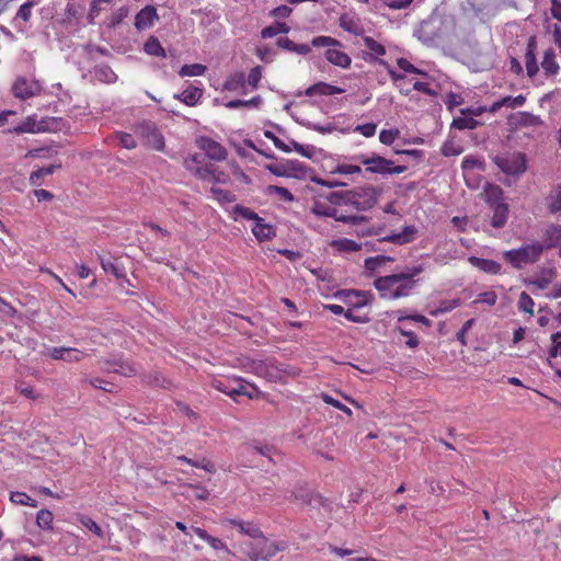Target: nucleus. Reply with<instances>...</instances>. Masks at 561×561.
I'll list each match as a JSON object with an SVG mask.
<instances>
[{
	"label": "nucleus",
	"instance_id": "22",
	"mask_svg": "<svg viewBox=\"0 0 561 561\" xmlns=\"http://www.w3.org/2000/svg\"><path fill=\"white\" fill-rule=\"evenodd\" d=\"M203 95V90L197 87H190L180 94H174V99L180 100L188 106L197 104L198 100Z\"/></svg>",
	"mask_w": 561,
	"mask_h": 561
},
{
	"label": "nucleus",
	"instance_id": "49",
	"mask_svg": "<svg viewBox=\"0 0 561 561\" xmlns=\"http://www.w3.org/2000/svg\"><path fill=\"white\" fill-rule=\"evenodd\" d=\"M460 302L461 301H460L459 298H456V299H453V300H444V301L440 302V305H439V307L437 309L431 311V314L436 317L439 313H445V312L451 311L456 307L460 306Z\"/></svg>",
	"mask_w": 561,
	"mask_h": 561
},
{
	"label": "nucleus",
	"instance_id": "2",
	"mask_svg": "<svg viewBox=\"0 0 561 561\" xmlns=\"http://www.w3.org/2000/svg\"><path fill=\"white\" fill-rule=\"evenodd\" d=\"M495 165L505 174L519 176L527 170L526 154L523 152H513L506 156H495L492 158Z\"/></svg>",
	"mask_w": 561,
	"mask_h": 561
},
{
	"label": "nucleus",
	"instance_id": "17",
	"mask_svg": "<svg viewBox=\"0 0 561 561\" xmlns=\"http://www.w3.org/2000/svg\"><path fill=\"white\" fill-rule=\"evenodd\" d=\"M490 208L493 210V217L491 219L492 227L496 229L503 228L507 221L508 205L506 203H502L490 206Z\"/></svg>",
	"mask_w": 561,
	"mask_h": 561
},
{
	"label": "nucleus",
	"instance_id": "42",
	"mask_svg": "<svg viewBox=\"0 0 561 561\" xmlns=\"http://www.w3.org/2000/svg\"><path fill=\"white\" fill-rule=\"evenodd\" d=\"M145 381L151 387L168 388L171 382L168 381L160 373L154 371L145 376Z\"/></svg>",
	"mask_w": 561,
	"mask_h": 561
},
{
	"label": "nucleus",
	"instance_id": "45",
	"mask_svg": "<svg viewBox=\"0 0 561 561\" xmlns=\"http://www.w3.org/2000/svg\"><path fill=\"white\" fill-rule=\"evenodd\" d=\"M10 500L13 503L20 504V505H28V506H32V507H36L37 506V501L33 500L32 497H30L24 492H18V491L16 492H11Z\"/></svg>",
	"mask_w": 561,
	"mask_h": 561
},
{
	"label": "nucleus",
	"instance_id": "61",
	"mask_svg": "<svg viewBox=\"0 0 561 561\" xmlns=\"http://www.w3.org/2000/svg\"><path fill=\"white\" fill-rule=\"evenodd\" d=\"M397 65L400 69H402L405 72L410 73H416L426 76V72L422 71L421 69L416 68L414 65H412L408 59L401 57L397 60Z\"/></svg>",
	"mask_w": 561,
	"mask_h": 561
},
{
	"label": "nucleus",
	"instance_id": "24",
	"mask_svg": "<svg viewBox=\"0 0 561 561\" xmlns=\"http://www.w3.org/2000/svg\"><path fill=\"white\" fill-rule=\"evenodd\" d=\"M503 194H504V192L501 186L488 183L484 188L485 203L489 206L502 204L503 203V201H502Z\"/></svg>",
	"mask_w": 561,
	"mask_h": 561
},
{
	"label": "nucleus",
	"instance_id": "63",
	"mask_svg": "<svg viewBox=\"0 0 561 561\" xmlns=\"http://www.w3.org/2000/svg\"><path fill=\"white\" fill-rule=\"evenodd\" d=\"M35 1L33 0H28L26 1L25 3H23L18 13H16V19H21L23 20L24 22H27L31 18V11H32V8L35 5Z\"/></svg>",
	"mask_w": 561,
	"mask_h": 561
},
{
	"label": "nucleus",
	"instance_id": "36",
	"mask_svg": "<svg viewBox=\"0 0 561 561\" xmlns=\"http://www.w3.org/2000/svg\"><path fill=\"white\" fill-rule=\"evenodd\" d=\"M54 515L49 510L43 508L36 514V524L44 530L53 529Z\"/></svg>",
	"mask_w": 561,
	"mask_h": 561
},
{
	"label": "nucleus",
	"instance_id": "62",
	"mask_svg": "<svg viewBox=\"0 0 561 561\" xmlns=\"http://www.w3.org/2000/svg\"><path fill=\"white\" fill-rule=\"evenodd\" d=\"M365 46L371 50L373 53L383 56L386 54V48L383 45L376 42L373 37L366 36L364 37Z\"/></svg>",
	"mask_w": 561,
	"mask_h": 561
},
{
	"label": "nucleus",
	"instance_id": "56",
	"mask_svg": "<svg viewBox=\"0 0 561 561\" xmlns=\"http://www.w3.org/2000/svg\"><path fill=\"white\" fill-rule=\"evenodd\" d=\"M440 152L445 157L458 156L462 152V148L456 146L453 140H446L440 149Z\"/></svg>",
	"mask_w": 561,
	"mask_h": 561
},
{
	"label": "nucleus",
	"instance_id": "34",
	"mask_svg": "<svg viewBox=\"0 0 561 561\" xmlns=\"http://www.w3.org/2000/svg\"><path fill=\"white\" fill-rule=\"evenodd\" d=\"M516 124L523 127H529V126H540L543 124L542 119L528 112H519L517 114V121Z\"/></svg>",
	"mask_w": 561,
	"mask_h": 561
},
{
	"label": "nucleus",
	"instance_id": "21",
	"mask_svg": "<svg viewBox=\"0 0 561 561\" xmlns=\"http://www.w3.org/2000/svg\"><path fill=\"white\" fill-rule=\"evenodd\" d=\"M229 524L238 527L240 531L251 538H263L262 530L252 522H242L239 519H229Z\"/></svg>",
	"mask_w": 561,
	"mask_h": 561
},
{
	"label": "nucleus",
	"instance_id": "4",
	"mask_svg": "<svg viewBox=\"0 0 561 561\" xmlns=\"http://www.w3.org/2000/svg\"><path fill=\"white\" fill-rule=\"evenodd\" d=\"M136 133L146 139L147 146L159 151L164 148V138L153 122L144 121L137 124Z\"/></svg>",
	"mask_w": 561,
	"mask_h": 561
},
{
	"label": "nucleus",
	"instance_id": "46",
	"mask_svg": "<svg viewBox=\"0 0 561 561\" xmlns=\"http://www.w3.org/2000/svg\"><path fill=\"white\" fill-rule=\"evenodd\" d=\"M534 305H535V302H534L533 298L526 291H523L519 295L518 308L522 311L533 316L534 314Z\"/></svg>",
	"mask_w": 561,
	"mask_h": 561
},
{
	"label": "nucleus",
	"instance_id": "31",
	"mask_svg": "<svg viewBox=\"0 0 561 561\" xmlns=\"http://www.w3.org/2000/svg\"><path fill=\"white\" fill-rule=\"evenodd\" d=\"M311 213L318 217H331L336 221H339V217H341L342 215L339 214V210L336 208L327 207L319 202L314 203V205L311 208Z\"/></svg>",
	"mask_w": 561,
	"mask_h": 561
},
{
	"label": "nucleus",
	"instance_id": "43",
	"mask_svg": "<svg viewBox=\"0 0 561 561\" xmlns=\"http://www.w3.org/2000/svg\"><path fill=\"white\" fill-rule=\"evenodd\" d=\"M233 213L248 220H254L255 222L263 221V218H261L254 210L239 204L233 207Z\"/></svg>",
	"mask_w": 561,
	"mask_h": 561
},
{
	"label": "nucleus",
	"instance_id": "16",
	"mask_svg": "<svg viewBox=\"0 0 561 561\" xmlns=\"http://www.w3.org/2000/svg\"><path fill=\"white\" fill-rule=\"evenodd\" d=\"M252 232L260 242L271 240L276 236L275 227L270 224H265L264 220L256 221L252 228Z\"/></svg>",
	"mask_w": 561,
	"mask_h": 561
},
{
	"label": "nucleus",
	"instance_id": "64",
	"mask_svg": "<svg viewBox=\"0 0 561 561\" xmlns=\"http://www.w3.org/2000/svg\"><path fill=\"white\" fill-rule=\"evenodd\" d=\"M445 104L447 106V110L448 111H453L456 106L460 105L463 103V98L459 94H456L454 92H449L447 95H446V99H445Z\"/></svg>",
	"mask_w": 561,
	"mask_h": 561
},
{
	"label": "nucleus",
	"instance_id": "10",
	"mask_svg": "<svg viewBox=\"0 0 561 561\" xmlns=\"http://www.w3.org/2000/svg\"><path fill=\"white\" fill-rule=\"evenodd\" d=\"M402 278L403 277L398 274L380 276L374 280V286L380 293L382 298H389V293L394 285L402 280Z\"/></svg>",
	"mask_w": 561,
	"mask_h": 561
},
{
	"label": "nucleus",
	"instance_id": "40",
	"mask_svg": "<svg viewBox=\"0 0 561 561\" xmlns=\"http://www.w3.org/2000/svg\"><path fill=\"white\" fill-rule=\"evenodd\" d=\"M262 103V98L256 95L251 100H231L227 102L225 105L228 108H238V107H257Z\"/></svg>",
	"mask_w": 561,
	"mask_h": 561
},
{
	"label": "nucleus",
	"instance_id": "59",
	"mask_svg": "<svg viewBox=\"0 0 561 561\" xmlns=\"http://www.w3.org/2000/svg\"><path fill=\"white\" fill-rule=\"evenodd\" d=\"M399 129H382L379 134V140L383 145H391L399 136Z\"/></svg>",
	"mask_w": 561,
	"mask_h": 561
},
{
	"label": "nucleus",
	"instance_id": "25",
	"mask_svg": "<svg viewBox=\"0 0 561 561\" xmlns=\"http://www.w3.org/2000/svg\"><path fill=\"white\" fill-rule=\"evenodd\" d=\"M354 194L351 190L348 191H337V192H331L329 195L325 196L327 201L331 203L332 205H345V206H352L353 207V198Z\"/></svg>",
	"mask_w": 561,
	"mask_h": 561
},
{
	"label": "nucleus",
	"instance_id": "57",
	"mask_svg": "<svg viewBox=\"0 0 561 561\" xmlns=\"http://www.w3.org/2000/svg\"><path fill=\"white\" fill-rule=\"evenodd\" d=\"M322 85H328L327 82H323V81H320V82H317L312 85H310L308 89H306L305 91V95L307 96H312V95H316V94H319V95H330L329 91L327 88H322Z\"/></svg>",
	"mask_w": 561,
	"mask_h": 561
},
{
	"label": "nucleus",
	"instance_id": "51",
	"mask_svg": "<svg viewBox=\"0 0 561 561\" xmlns=\"http://www.w3.org/2000/svg\"><path fill=\"white\" fill-rule=\"evenodd\" d=\"M313 47L341 46V42L330 36H317L311 41Z\"/></svg>",
	"mask_w": 561,
	"mask_h": 561
},
{
	"label": "nucleus",
	"instance_id": "20",
	"mask_svg": "<svg viewBox=\"0 0 561 561\" xmlns=\"http://www.w3.org/2000/svg\"><path fill=\"white\" fill-rule=\"evenodd\" d=\"M324 56L329 62L341 68H348L352 62V59L347 54L332 48L327 49Z\"/></svg>",
	"mask_w": 561,
	"mask_h": 561
},
{
	"label": "nucleus",
	"instance_id": "44",
	"mask_svg": "<svg viewBox=\"0 0 561 561\" xmlns=\"http://www.w3.org/2000/svg\"><path fill=\"white\" fill-rule=\"evenodd\" d=\"M339 24L344 31L351 34L358 35L360 33V28L347 14H342L340 16Z\"/></svg>",
	"mask_w": 561,
	"mask_h": 561
},
{
	"label": "nucleus",
	"instance_id": "5",
	"mask_svg": "<svg viewBox=\"0 0 561 561\" xmlns=\"http://www.w3.org/2000/svg\"><path fill=\"white\" fill-rule=\"evenodd\" d=\"M334 296L343 299L352 309H360L370 305L374 300V295L370 291L357 289H341Z\"/></svg>",
	"mask_w": 561,
	"mask_h": 561
},
{
	"label": "nucleus",
	"instance_id": "8",
	"mask_svg": "<svg viewBox=\"0 0 561 561\" xmlns=\"http://www.w3.org/2000/svg\"><path fill=\"white\" fill-rule=\"evenodd\" d=\"M197 147L205 152V154L215 161H224L227 158V149L207 136H201L196 139Z\"/></svg>",
	"mask_w": 561,
	"mask_h": 561
},
{
	"label": "nucleus",
	"instance_id": "1",
	"mask_svg": "<svg viewBox=\"0 0 561 561\" xmlns=\"http://www.w3.org/2000/svg\"><path fill=\"white\" fill-rule=\"evenodd\" d=\"M542 252V244L535 241L531 244L505 251L503 256L513 267L519 270L523 264L537 262Z\"/></svg>",
	"mask_w": 561,
	"mask_h": 561
},
{
	"label": "nucleus",
	"instance_id": "41",
	"mask_svg": "<svg viewBox=\"0 0 561 561\" xmlns=\"http://www.w3.org/2000/svg\"><path fill=\"white\" fill-rule=\"evenodd\" d=\"M332 245L343 252H356L360 250V244L346 238L333 241Z\"/></svg>",
	"mask_w": 561,
	"mask_h": 561
},
{
	"label": "nucleus",
	"instance_id": "39",
	"mask_svg": "<svg viewBox=\"0 0 561 561\" xmlns=\"http://www.w3.org/2000/svg\"><path fill=\"white\" fill-rule=\"evenodd\" d=\"M207 67L202 64L184 65L181 67L179 75L181 77H197L203 76Z\"/></svg>",
	"mask_w": 561,
	"mask_h": 561
},
{
	"label": "nucleus",
	"instance_id": "6",
	"mask_svg": "<svg viewBox=\"0 0 561 561\" xmlns=\"http://www.w3.org/2000/svg\"><path fill=\"white\" fill-rule=\"evenodd\" d=\"M13 95L20 100H27L42 92V85L37 80H28L25 77H18L11 88Z\"/></svg>",
	"mask_w": 561,
	"mask_h": 561
},
{
	"label": "nucleus",
	"instance_id": "7",
	"mask_svg": "<svg viewBox=\"0 0 561 561\" xmlns=\"http://www.w3.org/2000/svg\"><path fill=\"white\" fill-rule=\"evenodd\" d=\"M357 160L360 164L366 167V172L380 175H388L390 167L393 165L392 160L386 159L377 153H373L370 157L360 154L357 157Z\"/></svg>",
	"mask_w": 561,
	"mask_h": 561
},
{
	"label": "nucleus",
	"instance_id": "53",
	"mask_svg": "<svg viewBox=\"0 0 561 561\" xmlns=\"http://www.w3.org/2000/svg\"><path fill=\"white\" fill-rule=\"evenodd\" d=\"M128 13L129 10L127 7L119 8L112 14L108 26L111 28H116L124 21V19L127 18Z\"/></svg>",
	"mask_w": 561,
	"mask_h": 561
},
{
	"label": "nucleus",
	"instance_id": "50",
	"mask_svg": "<svg viewBox=\"0 0 561 561\" xmlns=\"http://www.w3.org/2000/svg\"><path fill=\"white\" fill-rule=\"evenodd\" d=\"M266 192L268 194L279 195L280 198L284 199L285 202H294L295 201L294 195L286 187H283V186L268 185L266 187Z\"/></svg>",
	"mask_w": 561,
	"mask_h": 561
},
{
	"label": "nucleus",
	"instance_id": "30",
	"mask_svg": "<svg viewBox=\"0 0 561 561\" xmlns=\"http://www.w3.org/2000/svg\"><path fill=\"white\" fill-rule=\"evenodd\" d=\"M289 30L290 28L286 23L275 22L272 25H268L261 31V37L262 38H271V37H274L282 33L286 34L289 32Z\"/></svg>",
	"mask_w": 561,
	"mask_h": 561
},
{
	"label": "nucleus",
	"instance_id": "58",
	"mask_svg": "<svg viewBox=\"0 0 561 561\" xmlns=\"http://www.w3.org/2000/svg\"><path fill=\"white\" fill-rule=\"evenodd\" d=\"M548 208L551 214L561 213V184L558 185L556 194L552 195Z\"/></svg>",
	"mask_w": 561,
	"mask_h": 561
},
{
	"label": "nucleus",
	"instance_id": "18",
	"mask_svg": "<svg viewBox=\"0 0 561 561\" xmlns=\"http://www.w3.org/2000/svg\"><path fill=\"white\" fill-rule=\"evenodd\" d=\"M98 260L100 261V264L105 273H111L114 275L117 279L124 278L125 274L121 270V267L117 264V259L114 257H105L104 255L98 253Z\"/></svg>",
	"mask_w": 561,
	"mask_h": 561
},
{
	"label": "nucleus",
	"instance_id": "13",
	"mask_svg": "<svg viewBox=\"0 0 561 561\" xmlns=\"http://www.w3.org/2000/svg\"><path fill=\"white\" fill-rule=\"evenodd\" d=\"M541 274H542L541 278H537V279L524 278L523 282L527 286L534 285L538 289H546L551 284V282L557 277V271L554 267L543 268L541 271Z\"/></svg>",
	"mask_w": 561,
	"mask_h": 561
},
{
	"label": "nucleus",
	"instance_id": "29",
	"mask_svg": "<svg viewBox=\"0 0 561 561\" xmlns=\"http://www.w3.org/2000/svg\"><path fill=\"white\" fill-rule=\"evenodd\" d=\"M144 50L151 56L162 57L167 56L164 48L161 46L159 39L151 35L144 45Z\"/></svg>",
	"mask_w": 561,
	"mask_h": 561
},
{
	"label": "nucleus",
	"instance_id": "33",
	"mask_svg": "<svg viewBox=\"0 0 561 561\" xmlns=\"http://www.w3.org/2000/svg\"><path fill=\"white\" fill-rule=\"evenodd\" d=\"M184 165L186 168V170H188L190 172H192L197 179L199 180H203V181H211V171H213V165H206V167H203V165H197V167H193V165H190V162H184Z\"/></svg>",
	"mask_w": 561,
	"mask_h": 561
},
{
	"label": "nucleus",
	"instance_id": "26",
	"mask_svg": "<svg viewBox=\"0 0 561 561\" xmlns=\"http://www.w3.org/2000/svg\"><path fill=\"white\" fill-rule=\"evenodd\" d=\"M61 164H49L47 167L39 168L33 171L30 175V183L33 186L42 185V180L46 175H51L57 169H60Z\"/></svg>",
	"mask_w": 561,
	"mask_h": 561
},
{
	"label": "nucleus",
	"instance_id": "28",
	"mask_svg": "<svg viewBox=\"0 0 561 561\" xmlns=\"http://www.w3.org/2000/svg\"><path fill=\"white\" fill-rule=\"evenodd\" d=\"M416 285V280H407L402 279L398 283V286L389 293L390 299H398L401 297H405L409 295L410 290H412Z\"/></svg>",
	"mask_w": 561,
	"mask_h": 561
},
{
	"label": "nucleus",
	"instance_id": "54",
	"mask_svg": "<svg viewBox=\"0 0 561 561\" xmlns=\"http://www.w3.org/2000/svg\"><path fill=\"white\" fill-rule=\"evenodd\" d=\"M321 399L323 400V402H325L327 404H330L341 411H343L344 413H346L347 415H352V410L346 407L345 404H343L342 402H340L339 400L334 399L333 397H331L330 394L328 393H321Z\"/></svg>",
	"mask_w": 561,
	"mask_h": 561
},
{
	"label": "nucleus",
	"instance_id": "3",
	"mask_svg": "<svg viewBox=\"0 0 561 561\" xmlns=\"http://www.w3.org/2000/svg\"><path fill=\"white\" fill-rule=\"evenodd\" d=\"M354 194L353 199V208L357 211H366L371 209L376 204L378 196L381 194V188H376L374 186H362L354 190H351Z\"/></svg>",
	"mask_w": 561,
	"mask_h": 561
},
{
	"label": "nucleus",
	"instance_id": "32",
	"mask_svg": "<svg viewBox=\"0 0 561 561\" xmlns=\"http://www.w3.org/2000/svg\"><path fill=\"white\" fill-rule=\"evenodd\" d=\"M10 134H24V133H37L36 119L34 116H28L23 123L20 125L8 129Z\"/></svg>",
	"mask_w": 561,
	"mask_h": 561
},
{
	"label": "nucleus",
	"instance_id": "37",
	"mask_svg": "<svg viewBox=\"0 0 561 561\" xmlns=\"http://www.w3.org/2000/svg\"><path fill=\"white\" fill-rule=\"evenodd\" d=\"M481 123L473 117H457L451 122L450 127L455 129H476Z\"/></svg>",
	"mask_w": 561,
	"mask_h": 561
},
{
	"label": "nucleus",
	"instance_id": "15",
	"mask_svg": "<svg viewBox=\"0 0 561 561\" xmlns=\"http://www.w3.org/2000/svg\"><path fill=\"white\" fill-rule=\"evenodd\" d=\"M263 545L259 546L262 560L268 561L273 558L278 551H284L287 548V543L284 541L280 542H268L267 539L263 536Z\"/></svg>",
	"mask_w": 561,
	"mask_h": 561
},
{
	"label": "nucleus",
	"instance_id": "19",
	"mask_svg": "<svg viewBox=\"0 0 561 561\" xmlns=\"http://www.w3.org/2000/svg\"><path fill=\"white\" fill-rule=\"evenodd\" d=\"M287 178H294L298 180H304L307 178L308 173L312 172V170L306 167L304 163L298 160H287Z\"/></svg>",
	"mask_w": 561,
	"mask_h": 561
},
{
	"label": "nucleus",
	"instance_id": "60",
	"mask_svg": "<svg viewBox=\"0 0 561 561\" xmlns=\"http://www.w3.org/2000/svg\"><path fill=\"white\" fill-rule=\"evenodd\" d=\"M290 145L294 150L300 153L302 157L311 159L316 152V148L313 146H304L295 140H290Z\"/></svg>",
	"mask_w": 561,
	"mask_h": 561
},
{
	"label": "nucleus",
	"instance_id": "47",
	"mask_svg": "<svg viewBox=\"0 0 561 561\" xmlns=\"http://www.w3.org/2000/svg\"><path fill=\"white\" fill-rule=\"evenodd\" d=\"M79 522L90 531L95 534L98 537L103 538L104 533L102 528L89 516L81 515Z\"/></svg>",
	"mask_w": 561,
	"mask_h": 561
},
{
	"label": "nucleus",
	"instance_id": "52",
	"mask_svg": "<svg viewBox=\"0 0 561 561\" xmlns=\"http://www.w3.org/2000/svg\"><path fill=\"white\" fill-rule=\"evenodd\" d=\"M417 234V228L413 225L405 226L401 232H398V236L401 239V244H407L412 242Z\"/></svg>",
	"mask_w": 561,
	"mask_h": 561
},
{
	"label": "nucleus",
	"instance_id": "11",
	"mask_svg": "<svg viewBox=\"0 0 561 561\" xmlns=\"http://www.w3.org/2000/svg\"><path fill=\"white\" fill-rule=\"evenodd\" d=\"M535 50H536V38L534 36H531L528 39L526 54H525V66H526L527 76L529 78H534L539 71Z\"/></svg>",
	"mask_w": 561,
	"mask_h": 561
},
{
	"label": "nucleus",
	"instance_id": "9",
	"mask_svg": "<svg viewBox=\"0 0 561 561\" xmlns=\"http://www.w3.org/2000/svg\"><path fill=\"white\" fill-rule=\"evenodd\" d=\"M154 20H158L157 9L153 5H146L136 14L134 25L138 31H142L150 27Z\"/></svg>",
	"mask_w": 561,
	"mask_h": 561
},
{
	"label": "nucleus",
	"instance_id": "27",
	"mask_svg": "<svg viewBox=\"0 0 561 561\" xmlns=\"http://www.w3.org/2000/svg\"><path fill=\"white\" fill-rule=\"evenodd\" d=\"M94 77L101 81L111 83L114 82L117 78L116 73L112 70V68L107 65H98L93 69Z\"/></svg>",
	"mask_w": 561,
	"mask_h": 561
},
{
	"label": "nucleus",
	"instance_id": "48",
	"mask_svg": "<svg viewBox=\"0 0 561 561\" xmlns=\"http://www.w3.org/2000/svg\"><path fill=\"white\" fill-rule=\"evenodd\" d=\"M244 82H245L244 75L242 72H240V73H237L234 77H231L230 79H228L224 84V89L228 90V91H236L239 88L244 87Z\"/></svg>",
	"mask_w": 561,
	"mask_h": 561
},
{
	"label": "nucleus",
	"instance_id": "12",
	"mask_svg": "<svg viewBox=\"0 0 561 561\" xmlns=\"http://www.w3.org/2000/svg\"><path fill=\"white\" fill-rule=\"evenodd\" d=\"M543 251L552 248H557L561 244V226L550 225L543 232Z\"/></svg>",
	"mask_w": 561,
	"mask_h": 561
},
{
	"label": "nucleus",
	"instance_id": "14",
	"mask_svg": "<svg viewBox=\"0 0 561 561\" xmlns=\"http://www.w3.org/2000/svg\"><path fill=\"white\" fill-rule=\"evenodd\" d=\"M469 262L484 273L496 275L501 272V264L493 260L470 256Z\"/></svg>",
	"mask_w": 561,
	"mask_h": 561
},
{
	"label": "nucleus",
	"instance_id": "38",
	"mask_svg": "<svg viewBox=\"0 0 561 561\" xmlns=\"http://www.w3.org/2000/svg\"><path fill=\"white\" fill-rule=\"evenodd\" d=\"M60 122L61 118L44 117L39 122H36L37 133L56 131L59 129Z\"/></svg>",
	"mask_w": 561,
	"mask_h": 561
},
{
	"label": "nucleus",
	"instance_id": "23",
	"mask_svg": "<svg viewBox=\"0 0 561 561\" xmlns=\"http://www.w3.org/2000/svg\"><path fill=\"white\" fill-rule=\"evenodd\" d=\"M541 67L546 73V76H554L559 72L560 66L556 61V53L553 48H549L545 51L543 58L541 61Z\"/></svg>",
	"mask_w": 561,
	"mask_h": 561
},
{
	"label": "nucleus",
	"instance_id": "55",
	"mask_svg": "<svg viewBox=\"0 0 561 561\" xmlns=\"http://www.w3.org/2000/svg\"><path fill=\"white\" fill-rule=\"evenodd\" d=\"M117 363H118V367L113 368V373L119 374V375H123L126 377L136 375V369L127 360L122 359V362H117Z\"/></svg>",
	"mask_w": 561,
	"mask_h": 561
},
{
	"label": "nucleus",
	"instance_id": "35",
	"mask_svg": "<svg viewBox=\"0 0 561 561\" xmlns=\"http://www.w3.org/2000/svg\"><path fill=\"white\" fill-rule=\"evenodd\" d=\"M394 259L392 256H387V255H377V256H371V257H367L365 260V268L366 271L369 273V275H371L377 267H379L380 265L385 264L386 262H393Z\"/></svg>",
	"mask_w": 561,
	"mask_h": 561
}]
</instances>
